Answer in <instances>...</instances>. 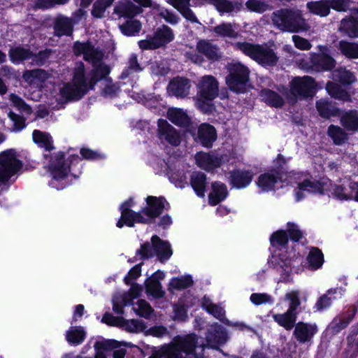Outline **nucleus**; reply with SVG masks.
<instances>
[{
    "label": "nucleus",
    "mask_w": 358,
    "mask_h": 358,
    "mask_svg": "<svg viewBox=\"0 0 358 358\" xmlns=\"http://www.w3.org/2000/svg\"><path fill=\"white\" fill-rule=\"evenodd\" d=\"M73 52L76 56H83V59L92 64L90 72L86 75L84 63H76L73 70L71 83H66L59 88L55 96L57 104L53 109H60L63 104L80 99L89 90H93L95 85L100 82L101 92L105 96H113L119 90V86L113 83L109 74L110 69L108 65L101 62L103 52L95 47L91 42L77 41L73 45Z\"/></svg>",
    "instance_id": "nucleus-1"
},
{
    "label": "nucleus",
    "mask_w": 358,
    "mask_h": 358,
    "mask_svg": "<svg viewBox=\"0 0 358 358\" xmlns=\"http://www.w3.org/2000/svg\"><path fill=\"white\" fill-rule=\"evenodd\" d=\"M147 207L142 208L136 213L130 209L134 204L133 199L124 202L120 206L121 217L116 225L122 228L124 225L129 227L134 226L135 223L148 224L162 213L163 210L169 206V203L163 197L149 196L146 198Z\"/></svg>",
    "instance_id": "nucleus-2"
},
{
    "label": "nucleus",
    "mask_w": 358,
    "mask_h": 358,
    "mask_svg": "<svg viewBox=\"0 0 358 358\" xmlns=\"http://www.w3.org/2000/svg\"><path fill=\"white\" fill-rule=\"evenodd\" d=\"M198 338L190 334L175 336L152 355L150 358H201L196 352Z\"/></svg>",
    "instance_id": "nucleus-3"
},
{
    "label": "nucleus",
    "mask_w": 358,
    "mask_h": 358,
    "mask_svg": "<svg viewBox=\"0 0 358 358\" xmlns=\"http://www.w3.org/2000/svg\"><path fill=\"white\" fill-rule=\"evenodd\" d=\"M273 25L283 32L307 31L310 26L301 10L295 8H280L271 15Z\"/></svg>",
    "instance_id": "nucleus-4"
},
{
    "label": "nucleus",
    "mask_w": 358,
    "mask_h": 358,
    "mask_svg": "<svg viewBox=\"0 0 358 358\" xmlns=\"http://www.w3.org/2000/svg\"><path fill=\"white\" fill-rule=\"evenodd\" d=\"M233 46L234 49L242 52L263 66H273L278 62V57L273 50L266 45L243 41L234 43Z\"/></svg>",
    "instance_id": "nucleus-5"
},
{
    "label": "nucleus",
    "mask_w": 358,
    "mask_h": 358,
    "mask_svg": "<svg viewBox=\"0 0 358 358\" xmlns=\"http://www.w3.org/2000/svg\"><path fill=\"white\" fill-rule=\"evenodd\" d=\"M44 158L49 160L48 171L51 176L49 185L58 190L64 189L66 186L65 178L69 173V166L63 160L64 155L61 152L55 153L54 155L48 153L44 154Z\"/></svg>",
    "instance_id": "nucleus-6"
},
{
    "label": "nucleus",
    "mask_w": 358,
    "mask_h": 358,
    "mask_svg": "<svg viewBox=\"0 0 358 358\" xmlns=\"http://www.w3.org/2000/svg\"><path fill=\"white\" fill-rule=\"evenodd\" d=\"M219 83L213 76H204L198 83L199 99L196 104L199 108L205 113L213 110V106L209 101L214 99L218 94Z\"/></svg>",
    "instance_id": "nucleus-7"
},
{
    "label": "nucleus",
    "mask_w": 358,
    "mask_h": 358,
    "mask_svg": "<svg viewBox=\"0 0 358 358\" xmlns=\"http://www.w3.org/2000/svg\"><path fill=\"white\" fill-rule=\"evenodd\" d=\"M172 254L170 243L161 240L156 235L152 237L151 243L145 242L141 245L136 253L140 259H148L156 255L161 262L168 260Z\"/></svg>",
    "instance_id": "nucleus-8"
},
{
    "label": "nucleus",
    "mask_w": 358,
    "mask_h": 358,
    "mask_svg": "<svg viewBox=\"0 0 358 358\" xmlns=\"http://www.w3.org/2000/svg\"><path fill=\"white\" fill-rule=\"evenodd\" d=\"M22 167L15 149H9L0 153V182H6L16 178Z\"/></svg>",
    "instance_id": "nucleus-9"
},
{
    "label": "nucleus",
    "mask_w": 358,
    "mask_h": 358,
    "mask_svg": "<svg viewBox=\"0 0 358 358\" xmlns=\"http://www.w3.org/2000/svg\"><path fill=\"white\" fill-rule=\"evenodd\" d=\"M22 167L15 149H9L0 153V182H6L16 178Z\"/></svg>",
    "instance_id": "nucleus-10"
},
{
    "label": "nucleus",
    "mask_w": 358,
    "mask_h": 358,
    "mask_svg": "<svg viewBox=\"0 0 358 358\" xmlns=\"http://www.w3.org/2000/svg\"><path fill=\"white\" fill-rule=\"evenodd\" d=\"M319 53L310 54V63L301 60L299 64L301 69L316 71H329L336 65V61L329 55V49L326 45L317 46Z\"/></svg>",
    "instance_id": "nucleus-11"
},
{
    "label": "nucleus",
    "mask_w": 358,
    "mask_h": 358,
    "mask_svg": "<svg viewBox=\"0 0 358 358\" xmlns=\"http://www.w3.org/2000/svg\"><path fill=\"white\" fill-rule=\"evenodd\" d=\"M227 69L229 72L226 77V84L228 87L237 93L245 91L246 83L249 80L250 71L240 62L228 64Z\"/></svg>",
    "instance_id": "nucleus-12"
},
{
    "label": "nucleus",
    "mask_w": 358,
    "mask_h": 358,
    "mask_svg": "<svg viewBox=\"0 0 358 358\" xmlns=\"http://www.w3.org/2000/svg\"><path fill=\"white\" fill-rule=\"evenodd\" d=\"M290 92L294 97L289 101L294 103L297 97L306 99L313 96L316 87L315 80L310 76L295 77L289 84Z\"/></svg>",
    "instance_id": "nucleus-13"
},
{
    "label": "nucleus",
    "mask_w": 358,
    "mask_h": 358,
    "mask_svg": "<svg viewBox=\"0 0 358 358\" xmlns=\"http://www.w3.org/2000/svg\"><path fill=\"white\" fill-rule=\"evenodd\" d=\"M173 38L171 29L164 25L157 29L153 36L139 41L138 46L142 50H155L171 42Z\"/></svg>",
    "instance_id": "nucleus-14"
},
{
    "label": "nucleus",
    "mask_w": 358,
    "mask_h": 358,
    "mask_svg": "<svg viewBox=\"0 0 358 358\" xmlns=\"http://www.w3.org/2000/svg\"><path fill=\"white\" fill-rule=\"evenodd\" d=\"M297 188L295 189L296 201H301L305 196V192L324 194L327 191L329 185L322 183L313 178H299L296 182Z\"/></svg>",
    "instance_id": "nucleus-15"
},
{
    "label": "nucleus",
    "mask_w": 358,
    "mask_h": 358,
    "mask_svg": "<svg viewBox=\"0 0 358 358\" xmlns=\"http://www.w3.org/2000/svg\"><path fill=\"white\" fill-rule=\"evenodd\" d=\"M317 332L315 323L299 322L294 326L293 336L300 344L311 345Z\"/></svg>",
    "instance_id": "nucleus-16"
},
{
    "label": "nucleus",
    "mask_w": 358,
    "mask_h": 358,
    "mask_svg": "<svg viewBox=\"0 0 358 358\" xmlns=\"http://www.w3.org/2000/svg\"><path fill=\"white\" fill-rule=\"evenodd\" d=\"M48 56L49 52L47 51L40 52L38 55L34 56L29 50L20 46L12 48L9 51L10 61L14 64H20L34 57L33 61L38 65H42Z\"/></svg>",
    "instance_id": "nucleus-17"
},
{
    "label": "nucleus",
    "mask_w": 358,
    "mask_h": 358,
    "mask_svg": "<svg viewBox=\"0 0 358 358\" xmlns=\"http://www.w3.org/2000/svg\"><path fill=\"white\" fill-rule=\"evenodd\" d=\"M142 288L137 284H132L128 293L118 294L113 299V310L117 314L123 313V308L130 304L133 299L137 298Z\"/></svg>",
    "instance_id": "nucleus-18"
},
{
    "label": "nucleus",
    "mask_w": 358,
    "mask_h": 358,
    "mask_svg": "<svg viewBox=\"0 0 358 358\" xmlns=\"http://www.w3.org/2000/svg\"><path fill=\"white\" fill-rule=\"evenodd\" d=\"M229 336L226 330L217 323L213 324L206 334V345L209 348L218 349L228 341Z\"/></svg>",
    "instance_id": "nucleus-19"
},
{
    "label": "nucleus",
    "mask_w": 358,
    "mask_h": 358,
    "mask_svg": "<svg viewBox=\"0 0 358 358\" xmlns=\"http://www.w3.org/2000/svg\"><path fill=\"white\" fill-rule=\"evenodd\" d=\"M158 136L162 142H166L172 145L177 146L180 143V136L176 129L169 124L166 120H158Z\"/></svg>",
    "instance_id": "nucleus-20"
},
{
    "label": "nucleus",
    "mask_w": 358,
    "mask_h": 358,
    "mask_svg": "<svg viewBox=\"0 0 358 358\" xmlns=\"http://www.w3.org/2000/svg\"><path fill=\"white\" fill-rule=\"evenodd\" d=\"M225 157L210 155L200 152L196 154L195 160L197 166L207 171H211L218 167L224 162Z\"/></svg>",
    "instance_id": "nucleus-21"
},
{
    "label": "nucleus",
    "mask_w": 358,
    "mask_h": 358,
    "mask_svg": "<svg viewBox=\"0 0 358 358\" xmlns=\"http://www.w3.org/2000/svg\"><path fill=\"white\" fill-rule=\"evenodd\" d=\"M50 75L43 69L28 70L24 72L22 78L29 86L41 90Z\"/></svg>",
    "instance_id": "nucleus-22"
},
{
    "label": "nucleus",
    "mask_w": 358,
    "mask_h": 358,
    "mask_svg": "<svg viewBox=\"0 0 358 358\" xmlns=\"http://www.w3.org/2000/svg\"><path fill=\"white\" fill-rule=\"evenodd\" d=\"M165 274L163 271H157L153 273L145 282L146 292L155 298H162L164 295L160 280H163Z\"/></svg>",
    "instance_id": "nucleus-23"
},
{
    "label": "nucleus",
    "mask_w": 358,
    "mask_h": 358,
    "mask_svg": "<svg viewBox=\"0 0 358 358\" xmlns=\"http://www.w3.org/2000/svg\"><path fill=\"white\" fill-rule=\"evenodd\" d=\"M198 52L211 62H217L222 59V52L217 45L206 40H201L196 44Z\"/></svg>",
    "instance_id": "nucleus-24"
},
{
    "label": "nucleus",
    "mask_w": 358,
    "mask_h": 358,
    "mask_svg": "<svg viewBox=\"0 0 358 358\" xmlns=\"http://www.w3.org/2000/svg\"><path fill=\"white\" fill-rule=\"evenodd\" d=\"M166 2L174 7L184 18L192 23L201 24L194 13L190 9V0H166Z\"/></svg>",
    "instance_id": "nucleus-25"
},
{
    "label": "nucleus",
    "mask_w": 358,
    "mask_h": 358,
    "mask_svg": "<svg viewBox=\"0 0 358 358\" xmlns=\"http://www.w3.org/2000/svg\"><path fill=\"white\" fill-rule=\"evenodd\" d=\"M252 178L253 173L251 171L236 170L230 173L229 182L233 187L241 189L249 185Z\"/></svg>",
    "instance_id": "nucleus-26"
},
{
    "label": "nucleus",
    "mask_w": 358,
    "mask_h": 358,
    "mask_svg": "<svg viewBox=\"0 0 358 358\" xmlns=\"http://www.w3.org/2000/svg\"><path fill=\"white\" fill-rule=\"evenodd\" d=\"M191 85L189 80L183 78H176L170 82L168 92L177 97H185L189 92Z\"/></svg>",
    "instance_id": "nucleus-27"
},
{
    "label": "nucleus",
    "mask_w": 358,
    "mask_h": 358,
    "mask_svg": "<svg viewBox=\"0 0 358 358\" xmlns=\"http://www.w3.org/2000/svg\"><path fill=\"white\" fill-rule=\"evenodd\" d=\"M216 138V131L212 125L203 123L199 127L197 138L203 146L211 147Z\"/></svg>",
    "instance_id": "nucleus-28"
},
{
    "label": "nucleus",
    "mask_w": 358,
    "mask_h": 358,
    "mask_svg": "<svg viewBox=\"0 0 358 358\" xmlns=\"http://www.w3.org/2000/svg\"><path fill=\"white\" fill-rule=\"evenodd\" d=\"M279 180L278 172L271 171L260 175L257 181L259 188L263 192H268L273 189L275 185Z\"/></svg>",
    "instance_id": "nucleus-29"
},
{
    "label": "nucleus",
    "mask_w": 358,
    "mask_h": 358,
    "mask_svg": "<svg viewBox=\"0 0 358 358\" xmlns=\"http://www.w3.org/2000/svg\"><path fill=\"white\" fill-rule=\"evenodd\" d=\"M298 312H292L287 310L283 313H278L273 315V320L280 327L286 330H291L295 326L297 319Z\"/></svg>",
    "instance_id": "nucleus-30"
},
{
    "label": "nucleus",
    "mask_w": 358,
    "mask_h": 358,
    "mask_svg": "<svg viewBox=\"0 0 358 358\" xmlns=\"http://www.w3.org/2000/svg\"><path fill=\"white\" fill-rule=\"evenodd\" d=\"M228 196V190L226 185L221 182H215L212 184V191L209 194V203L215 206L224 200Z\"/></svg>",
    "instance_id": "nucleus-31"
},
{
    "label": "nucleus",
    "mask_w": 358,
    "mask_h": 358,
    "mask_svg": "<svg viewBox=\"0 0 358 358\" xmlns=\"http://www.w3.org/2000/svg\"><path fill=\"white\" fill-rule=\"evenodd\" d=\"M114 11L120 17L132 18L135 15L141 13L142 9L140 6L130 1H127L119 3L115 8Z\"/></svg>",
    "instance_id": "nucleus-32"
},
{
    "label": "nucleus",
    "mask_w": 358,
    "mask_h": 358,
    "mask_svg": "<svg viewBox=\"0 0 358 358\" xmlns=\"http://www.w3.org/2000/svg\"><path fill=\"white\" fill-rule=\"evenodd\" d=\"M201 306L206 312L222 322L224 323V320L227 319L224 309L222 306L213 303L208 297L204 296L202 299Z\"/></svg>",
    "instance_id": "nucleus-33"
},
{
    "label": "nucleus",
    "mask_w": 358,
    "mask_h": 358,
    "mask_svg": "<svg viewBox=\"0 0 358 358\" xmlns=\"http://www.w3.org/2000/svg\"><path fill=\"white\" fill-rule=\"evenodd\" d=\"M210 4L213 5L221 15L238 12L242 7L241 3L229 0H212Z\"/></svg>",
    "instance_id": "nucleus-34"
},
{
    "label": "nucleus",
    "mask_w": 358,
    "mask_h": 358,
    "mask_svg": "<svg viewBox=\"0 0 358 358\" xmlns=\"http://www.w3.org/2000/svg\"><path fill=\"white\" fill-rule=\"evenodd\" d=\"M306 8L313 15L327 17L330 13L328 0L312 1L306 3Z\"/></svg>",
    "instance_id": "nucleus-35"
},
{
    "label": "nucleus",
    "mask_w": 358,
    "mask_h": 358,
    "mask_svg": "<svg viewBox=\"0 0 358 358\" xmlns=\"http://www.w3.org/2000/svg\"><path fill=\"white\" fill-rule=\"evenodd\" d=\"M54 29L58 36H69L73 32L72 20L69 17L59 16L55 20Z\"/></svg>",
    "instance_id": "nucleus-36"
},
{
    "label": "nucleus",
    "mask_w": 358,
    "mask_h": 358,
    "mask_svg": "<svg viewBox=\"0 0 358 358\" xmlns=\"http://www.w3.org/2000/svg\"><path fill=\"white\" fill-rule=\"evenodd\" d=\"M338 31L350 38H358V21L352 17L343 19Z\"/></svg>",
    "instance_id": "nucleus-37"
},
{
    "label": "nucleus",
    "mask_w": 358,
    "mask_h": 358,
    "mask_svg": "<svg viewBox=\"0 0 358 358\" xmlns=\"http://www.w3.org/2000/svg\"><path fill=\"white\" fill-rule=\"evenodd\" d=\"M34 142L39 147L44 148L46 152H50L55 149L53 141L50 134L39 130H34L32 134Z\"/></svg>",
    "instance_id": "nucleus-38"
},
{
    "label": "nucleus",
    "mask_w": 358,
    "mask_h": 358,
    "mask_svg": "<svg viewBox=\"0 0 358 358\" xmlns=\"http://www.w3.org/2000/svg\"><path fill=\"white\" fill-rule=\"evenodd\" d=\"M190 184L197 196H205L206 176L201 172H194L191 176Z\"/></svg>",
    "instance_id": "nucleus-39"
},
{
    "label": "nucleus",
    "mask_w": 358,
    "mask_h": 358,
    "mask_svg": "<svg viewBox=\"0 0 358 358\" xmlns=\"http://www.w3.org/2000/svg\"><path fill=\"white\" fill-rule=\"evenodd\" d=\"M341 123L348 131L358 130V111L351 110L340 114Z\"/></svg>",
    "instance_id": "nucleus-40"
},
{
    "label": "nucleus",
    "mask_w": 358,
    "mask_h": 358,
    "mask_svg": "<svg viewBox=\"0 0 358 358\" xmlns=\"http://www.w3.org/2000/svg\"><path fill=\"white\" fill-rule=\"evenodd\" d=\"M260 96L263 101L273 107H281L284 104L283 98L271 90H262L260 92Z\"/></svg>",
    "instance_id": "nucleus-41"
},
{
    "label": "nucleus",
    "mask_w": 358,
    "mask_h": 358,
    "mask_svg": "<svg viewBox=\"0 0 358 358\" xmlns=\"http://www.w3.org/2000/svg\"><path fill=\"white\" fill-rule=\"evenodd\" d=\"M317 110L320 115L324 118H330L340 115L339 110L330 104L327 101L320 99L316 103Z\"/></svg>",
    "instance_id": "nucleus-42"
},
{
    "label": "nucleus",
    "mask_w": 358,
    "mask_h": 358,
    "mask_svg": "<svg viewBox=\"0 0 358 358\" xmlns=\"http://www.w3.org/2000/svg\"><path fill=\"white\" fill-rule=\"evenodd\" d=\"M86 333L82 327H71L66 333L67 341L74 345H80L83 342Z\"/></svg>",
    "instance_id": "nucleus-43"
},
{
    "label": "nucleus",
    "mask_w": 358,
    "mask_h": 358,
    "mask_svg": "<svg viewBox=\"0 0 358 358\" xmlns=\"http://www.w3.org/2000/svg\"><path fill=\"white\" fill-rule=\"evenodd\" d=\"M167 117L172 123L181 127L187 126L189 122L185 112L178 108H170L167 112Z\"/></svg>",
    "instance_id": "nucleus-44"
},
{
    "label": "nucleus",
    "mask_w": 358,
    "mask_h": 358,
    "mask_svg": "<svg viewBox=\"0 0 358 358\" xmlns=\"http://www.w3.org/2000/svg\"><path fill=\"white\" fill-rule=\"evenodd\" d=\"M303 295V299L307 300L308 294L306 292L301 293L299 290H292L285 295V299L289 302V308L287 310L292 312H297L298 307L301 305L300 296Z\"/></svg>",
    "instance_id": "nucleus-45"
},
{
    "label": "nucleus",
    "mask_w": 358,
    "mask_h": 358,
    "mask_svg": "<svg viewBox=\"0 0 358 358\" xmlns=\"http://www.w3.org/2000/svg\"><path fill=\"white\" fill-rule=\"evenodd\" d=\"M332 78L343 85H350L356 81L355 74L345 68H338L334 71Z\"/></svg>",
    "instance_id": "nucleus-46"
},
{
    "label": "nucleus",
    "mask_w": 358,
    "mask_h": 358,
    "mask_svg": "<svg viewBox=\"0 0 358 358\" xmlns=\"http://www.w3.org/2000/svg\"><path fill=\"white\" fill-rule=\"evenodd\" d=\"M326 90L329 94L335 99L342 100L343 101H348L350 100V95L341 87L331 81L327 83Z\"/></svg>",
    "instance_id": "nucleus-47"
},
{
    "label": "nucleus",
    "mask_w": 358,
    "mask_h": 358,
    "mask_svg": "<svg viewBox=\"0 0 358 358\" xmlns=\"http://www.w3.org/2000/svg\"><path fill=\"white\" fill-rule=\"evenodd\" d=\"M355 313V310L353 309L347 316L334 318L329 325V329L331 330L334 334L338 333L349 324L350 321L352 320Z\"/></svg>",
    "instance_id": "nucleus-48"
},
{
    "label": "nucleus",
    "mask_w": 358,
    "mask_h": 358,
    "mask_svg": "<svg viewBox=\"0 0 358 358\" xmlns=\"http://www.w3.org/2000/svg\"><path fill=\"white\" fill-rule=\"evenodd\" d=\"M308 266L312 270L320 268L324 262V256L318 248H313L307 257Z\"/></svg>",
    "instance_id": "nucleus-49"
},
{
    "label": "nucleus",
    "mask_w": 358,
    "mask_h": 358,
    "mask_svg": "<svg viewBox=\"0 0 358 358\" xmlns=\"http://www.w3.org/2000/svg\"><path fill=\"white\" fill-rule=\"evenodd\" d=\"M351 182L348 187L343 185H334L331 186L330 192L331 195L339 200H350L353 199L352 191H351Z\"/></svg>",
    "instance_id": "nucleus-50"
},
{
    "label": "nucleus",
    "mask_w": 358,
    "mask_h": 358,
    "mask_svg": "<svg viewBox=\"0 0 358 358\" xmlns=\"http://www.w3.org/2000/svg\"><path fill=\"white\" fill-rule=\"evenodd\" d=\"M193 280L190 275H183L179 278H173L169 284L170 291L180 290L190 287Z\"/></svg>",
    "instance_id": "nucleus-51"
},
{
    "label": "nucleus",
    "mask_w": 358,
    "mask_h": 358,
    "mask_svg": "<svg viewBox=\"0 0 358 358\" xmlns=\"http://www.w3.org/2000/svg\"><path fill=\"white\" fill-rule=\"evenodd\" d=\"M341 291L342 289L341 288L329 289L326 294L322 296L317 301L315 305V308H316V310L320 311L329 307L332 302V300L336 299V297L332 298L329 296L336 294L337 292H339V294L341 295Z\"/></svg>",
    "instance_id": "nucleus-52"
},
{
    "label": "nucleus",
    "mask_w": 358,
    "mask_h": 358,
    "mask_svg": "<svg viewBox=\"0 0 358 358\" xmlns=\"http://www.w3.org/2000/svg\"><path fill=\"white\" fill-rule=\"evenodd\" d=\"M339 50L348 58L358 59V44L345 41L339 42Z\"/></svg>",
    "instance_id": "nucleus-53"
},
{
    "label": "nucleus",
    "mask_w": 358,
    "mask_h": 358,
    "mask_svg": "<svg viewBox=\"0 0 358 358\" xmlns=\"http://www.w3.org/2000/svg\"><path fill=\"white\" fill-rule=\"evenodd\" d=\"M120 327L128 332L138 333L143 331L145 326L143 322L137 320H124L121 319L119 322Z\"/></svg>",
    "instance_id": "nucleus-54"
},
{
    "label": "nucleus",
    "mask_w": 358,
    "mask_h": 358,
    "mask_svg": "<svg viewBox=\"0 0 358 358\" xmlns=\"http://www.w3.org/2000/svg\"><path fill=\"white\" fill-rule=\"evenodd\" d=\"M327 133L336 145H341L347 139L346 133L338 126L330 125Z\"/></svg>",
    "instance_id": "nucleus-55"
},
{
    "label": "nucleus",
    "mask_w": 358,
    "mask_h": 358,
    "mask_svg": "<svg viewBox=\"0 0 358 358\" xmlns=\"http://www.w3.org/2000/svg\"><path fill=\"white\" fill-rule=\"evenodd\" d=\"M213 31L222 37L236 38L238 35L234 25L231 23H222L215 26Z\"/></svg>",
    "instance_id": "nucleus-56"
},
{
    "label": "nucleus",
    "mask_w": 358,
    "mask_h": 358,
    "mask_svg": "<svg viewBox=\"0 0 358 358\" xmlns=\"http://www.w3.org/2000/svg\"><path fill=\"white\" fill-rule=\"evenodd\" d=\"M121 31L126 36H130L138 34L141 29V24L136 20H130L120 26Z\"/></svg>",
    "instance_id": "nucleus-57"
},
{
    "label": "nucleus",
    "mask_w": 358,
    "mask_h": 358,
    "mask_svg": "<svg viewBox=\"0 0 358 358\" xmlns=\"http://www.w3.org/2000/svg\"><path fill=\"white\" fill-rule=\"evenodd\" d=\"M142 70L143 68L138 62L137 56L135 54H132L129 59L127 67L122 71L121 74V78H127L132 72H139Z\"/></svg>",
    "instance_id": "nucleus-58"
},
{
    "label": "nucleus",
    "mask_w": 358,
    "mask_h": 358,
    "mask_svg": "<svg viewBox=\"0 0 358 358\" xmlns=\"http://www.w3.org/2000/svg\"><path fill=\"white\" fill-rule=\"evenodd\" d=\"M114 0H97L93 6L92 15L97 18L103 17L106 9L110 6Z\"/></svg>",
    "instance_id": "nucleus-59"
},
{
    "label": "nucleus",
    "mask_w": 358,
    "mask_h": 358,
    "mask_svg": "<svg viewBox=\"0 0 358 358\" xmlns=\"http://www.w3.org/2000/svg\"><path fill=\"white\" fill-rule=\"evenodd\" d=\"M133 310L136 313L141 317H148L153 311L150 304L145 300H138L135 304H133Z\"/></svg>",
    "instance_id": "nucleus-60"
},
{
    "label": "nucleus",
    "mask_w": 358,
    "mask_h": 358,
    "mask_svg": "<svg viewBox=\"0 0 358 358\" xmlns=\"http://www.w3.org/2000/svg\"><path fill=\"white\" fill-rule=\"evenodd\" d=\"M150 69L152 73L155 76H165L170 70L167 62L165 60H159L152 62Z\"/></svg>",
    "instance_id": "nucleus-61"
},
{
    "label": "nucleus",
    "mask_w": 358,
    "mask_h": 358,
    "mask_svg": "<svg viewBox=\"0 0 358 358\" xmlns=\"http://www.w3.org/2000/svg\"><path fill=\"white\" fill-rule=\"evenodd\" d=\"M270 241L273 247H285L288 242L287 235L285 231L279 230L272 234Z\"/></svg>",
    "instance_id": "nucleus-62"
},
{
    "label": "nucleus",
    "mask_w": 358,
    "mask_h": 358,
    "mask_svg": "<svg viewBox=\"0 0 358 358\" xmlns=\"http://www.w3.org/2000/svg\"><path fill=\"white\" fill-rule=\"evenodd\" d=\"M245 6L250 11L259 13H264L270 8L269 5L262 0H248Z\"/></svg>",
    "instance_id": "nucleus-63"
},
{
    "label": "nucleus",
    "mask_w": 358,
    "mask_h": 358,
    "mask_svg": "<svg viewBox=\"0 0 358 358\" xmlns=\"http://www.w3.org/2000/svg\"><path fill=\"white\" fill-rule=\"evenodd\" d=\"M250 299L251 302L256 306L263 303L273 304L274 303L273 298L266 293L252 294Z\"/></svg>",
    "instance_id": "nucleus-64"
}]
</instances>
